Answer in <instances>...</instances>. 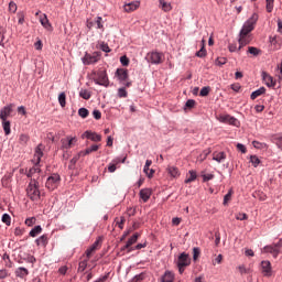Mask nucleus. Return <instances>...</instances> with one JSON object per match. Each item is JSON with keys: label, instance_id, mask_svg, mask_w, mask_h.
<instances>
[{"label": "nucleus", "instance_id": "obj_1", "mask_svg": "<svg viewBox=\"0 0 282 282\" xmlns=\"http://www.w3.org/2000/svg\"><path fill=\"white\" fill-rule=\"evenodd\" d=\"M95 85H99L100 87H109V76L107 75V69L104 67L98 70H93L90 74Z\"/></svg>", "mask_w": 282, "mask_h": 282}, {"label": "nucleus", "instance_id": "obj_2", "mask_svg": "<svg viewBox=\"0 0 282 282\" xmlns=\"http://www.w3.org/2000/svg\"><path fill=\"white\" fill-rule=\"evenodd\" d=\"M259 21V14L252 13V15L243 23L239 36H248L252 30H254V25Z\"/></svg>", "mask_w": 282, "mask_h": 282}, {"label": "nucleus", "instance_id": "obj_3", "mask_svg": "<svg viewBox=\"0 0 282 282\" xmlns=\"http://www.w3.org/2000/svg\"><path fill=\"white\" fill-rule=\"evenodd\" d=\"M26 195L31 202H39L41 199V191L39 189V183L36 180H31L26 187Z\"/></svg>", "mask_w": 282, "mask_h": 282}, {"label": "nucleus", "instance_id": "obj_4", "mask_svg": "<svg viewBox=\"0 0 282 282\" xmlns=\"http://www.w3.org/2000/svg\"><path fill=\"white\" fill-rule=\"evenodd\" d=\"M102 53L100 51H95L93 53L86 52L82 57V62L84 65H96L98 61H100Z\"/></svg>", "mask_w": 282, "mask_h": 282}, {"label": "nucleus", "instance_id": "obj_5", "mask_svg": "<svg viewBox=\"0 0 282 282\" xmlns=\"http://www.w3.org/2000/svg\"><path fill=\"white\" fill-rule=\"evenodd\" d=\"M218 122H221L223 124H230L231 127H240L241 122H239V119L225 113V115H219L217 117Z\"/></svg>", "mask_w": 282, "mask_h": 282}, {"label": "nucleus", "instance_id": "obj_6", "mask_svg": "<svg viewBox=\"0 0 282 282\" xmlns=\"http://www.w3.org/2000/svg\"><path fill=\"white\" fill-rule=\"evenodd\" d=\"M59 183L61 175H58V173H53L51 176L47 177L45 186L48 191H55V188H58Z\"/></svg>", "mask_w": 282, "mask_h": 282}, {"label": "nucleus", "instance_id": "obj_7", "mask_svg": "<svg viewBox=\"0 0 282 282\" xmlns=\"http://www.w3.org/2000/svg\"><path fill=\"white\" fill-rule=\"evenodd\" d=\"M162 53L152 51L145 55V61L151 65H160L162 63Z\"/></svg>", "mask_w": 282, "mask_h": 282}, {"label": "nucleus", "instance_id": "obj_8", "mask_svg": "<svg viewBox=\"0 0 282 282\" xmlns=\"http://www.w3.org/2000/svg\"><path fill=\"white\" fill-rule=\"evenodd\" d=\"M45 145H43V143L37 144V147L35 148L34 151V162H35V166H39V164H41V159L43 158Z\"/></svg>", "mask_w": 282, "mask_h": 282}, {"label": "nucleus", "instance_id": "obj_9", "mask_svg": "<svg viewBox=\"0 0 282 282\" xmlns=\"http://www.w3.org/2000/svg\"><path fill=\"white\" fill-rule=\"evenodd\" d=\"M176 265L188 268V265H191V258L188 253L182 252L177 258Z\"/></svg>", "mask_w": 282, "mask_h": 282}, {"label": "nucleus", "instance_id": "obj_10", "mask_svg": "<svg viewBox=\"0 0 282 282\" xmlns=\"http://www.w3.org/2000/svg\"><path fill=\"white\" fill-rule=\"evenodd\" d=\"M116 77L119 83L124 84L126 80H129V70L127 68H118L116 70Z\"/></svg>", "mask_w": 282, "mask_h": 282}, {"label": "nucleus", "instance_id": "obj_11", "mask_svg": "<svg viewBox=\"0 0 282 282\" xmlns=\"http://www.w3.org/2000/svg\"><path fill=\"white\" fill-rule=\"evenodd\" d=\"M262 80L265 83L267 87H275L276 82H274V78L268 74V72L263 70L261 73Z\"/></svg>", "mask_w": 282, "mask_h": 282}, {"label": "nucleus", "instance_id": "obj_12", "mask_svg": "<svg viewBox=\"0 0 282 282\" xmlns=\"http://www.w3.org/2000/svg\"><path fill=\"white\" fill-rule=\"evenodd\" d=\"M261 268L263 276H272V263H270V261L263 260L261 262Z\"/></svg>", "mask_w": 282, "mask_h": 282}, {"label": "nucleus", "instance_id": "obj_13", "mask_svg": "<svg viewBox=\"0 0 282 282\" xmlns=\"http://www.w3.org/2000/svg\"><path fill=\"white\" fill-rule=\"evenodd\" d=\"M124 162H127V156L121 158H116L115 160H112V162L108 165V172L109 173H116V165L117 164H124Z\"/></svg>", "mask_w": 282, "mask_h": 282}, {"label": "nucleus", "instance_id": "obj_14", "mask_svg": "<svg viewBox=\"0 0 282 282\" xmlns=\"http://www.w3.org/2000/svg\"><path fill=\"white\" fill-rule=\"evenodd\" d=\"M139 237H140V234L135 232L131 238H129L128 241L126 242V245L123 247H121V252H124V250H127V252H129V249H131L133 243H135L138 241Z\"/></svg>", "mask_w": 282, "mask_h": 282}, {"label": "nucleus", "instance_id": "obj_15", "mask_svg": "<svg viewBox=\"0 0 282 282\" xmlns=\"http://www.w3.org/2000/svg\"><path fill=\"white\" fill-rule=\"evenodd\" d=\"M10 113H12V104L4 106L1 110H0V120L1 121H6L8 120V117L10 116Z\"/></svg>", "mask_w": 282, "mask_h": 282}, {"label": "nucleus", "instance_id": "obj_16", "mask_svg": "<svg viewBox=\"0 0 282 282\" xmlns=\"http://www.w3.org/2000/svg\"><path fill=\"white\" fill-rule=\"evenodd\" d=\"M138 8H140V1H138V0L131 1V2H126L123 4V10L126 12H133L134 10H138Z\"/></svg>", "mask_w": 282, "mask_h": 282}, {"label": "nucleus", "instance_id": "obj_17", "mask_svg": "<svg viewBox=\"0 0 282 282\" xmlns=\"http://www.w3.org/2000/svg\"><path fill=\"white\" fill-rule=\"evenodd\" d=\"M84 135L87 140H91V142H100L102 137L96 132H91L89 130L84 132Z\"/></svg>", "mask_w": 282, "mask_h": 282}, {"label": "nucleus", "instance_id": "obj_18", "mask_svg": "<svg viewBox=\"0 0 282 282\" xmlns=\"http://www.w3.org/2000/svg\"><path fill=\"white\" fill-rule=\"evenodd\" d=\"M151 164H153V161L147 160L145 165L143 166V173H145V175L149 180L153 178V175H155V170L151 169L149 172Z\"/></svg>", "mask_w": 282, "mask_h": 282}, {"label": "nucleus", "instance_id": "obj_19", "mask_svg": "<svg viewBox=\"0 0 282 282\" xmlns=\"http://www.w3.org/2000/svg\"><path fill=\"white\" fill-rule=\"evenodd\" d=\"M152 191L151 188H142L139 193L140 199H142V202H144V204H147V202H149V199H151V195H152Z\"/></svg>", "mask_w": 282, "mask_h": 282}, {"label": "nucleus", "instance_id": "obj_20", "mask_svg": "<svg viewBox=\"0 0 282 282\" xmlns=\"http://www.w3.org/2000/svg\"><path fill=\"white\" fill-rule=\"evenodd\" d=\"M263 252L272 254L273 259H276L279 257V250L274 247V243L264 246Z\"/></svg>", "mask_w": 282, "mask_h": 282}, {"label": "nucleus", "instance_id": "obj_21", "mask_svg": "<svg viewBox=\"0 0 282 282\" xmlns=\"http://www.w3.org/2000/svg\"><path fill=\"white\" fill-rule=\"evenodd\" d=\"M29 274L30 271L24 267L15 269V276H18V279H25Z\"/></svg>", "mask_w": 282, "mask_h": 282}, {"label": "nucleus", "instance_id": "obj_22", "mask_svg": "<svg viewBox=\"0 0 282 282\" xmlns=\"http://www.w3.org/2000/svg\"><path fill=\"white\" fill-rule=\"evenodd\" d=\"M265 91H267L265 87L261 86L260 88L251 93L250 95L251 100H257L259 96L265 95Z\"/></svg>", "mask_w": 282, "mask_h": 282}, {"label": "nucleus", "instance_id": "obj_23", "mask_svg": "<svg viewBox=\"0 0 282 282\" xmlns=\"http://www.w3.org/2000/svg\"><path fill=\"white\" fill-rule=\"evenodd\" d=\"M76 138L67 137L66 139H62V147L64 149H72L74 147V141Z\"/></svg>", "mask_w": 282, "mask_h": 282}, {"label": "nucleus", "instance_id": "obj_24", "mask_svg": "<svg viewBox=\"0 0 282 282\" xmlns=\"http://www.w3.org/2000/svg\"><path fill=\"white\" fill-rule=\"evenodd\" d=\"M213 160L218 162V164H221V162L226 160V152H214Z\"/></svg>", "mask_w": 282, "mask_h": 282}, {"label": "nucleus", "instance_id": "obj_25", "mask_svg": "<svg viewBox=\"0 0 282 282\" xmlns=\"http://www.w3.org/2000/svg\"><path fill=\"white\" fill-rule=\"evenodd\" d=\"M40 22L45 30L52 32V23H50V20L47 19L46 14H44V17L40 19Z\"/></svg>", "mask_w": 282, "mask_h": 282}, {"label": "nucleus", "instance_id": "obj_26", "mask_svg": "<svg viewBox=\"0 0 282 282\" xmlns=\"http://www.w3.org/2000/svg\"><path fill=\"white\" fill-rule=\"evenodd\" d=\"M35 243L36 246H42L43 248H46L48 243L47 235H42L41 237L35 239Z\"/></svg>", "mask_w": 282, "mask_h": 282}, {"label": "nucleus", "instance_id": "obj_27", "mask_svg": "<svg viewBox=\"0 0 282 282\" xmlns=\"http://www.w3.org/2000/svg\"><path fill=\"white\" fill-rule=\"evenodd\" d=\"M175 280V274L171 271H165V273L161 276L162 282H173Z\"/></svg>", "mask_w": 282, "mask_h": 282}, {"label": "nucleus", "instance_id": "obj_28", "mask_svg": "<svg viewBox=\"0 0 282 282\" xmlns=\"http://www.w3.org/2000/svg\"><path fill=\"white\" fill-rule=\"evenodd\" d=\"M159 7L163 12H171V10H173V7H171V3L166 2V0H159Z\"/></svg>", "mask_w": 282, "mask_h": 282}, {"label": "nucleus", "instance_id": "obj_29", "mask_svg": "<svg viewBox=\"0 0 282 282\" xmlns=\"http://www.w3.org/2000/svg\"><path fill=\"white\" fill-rule=\"evenodd\" d=\"M100 243V240H96L87 250H86V257L87 259L91 258V253L95 252V250L98 249V245Z\"/></svg>", "mask_w": 282, "mask_h": 282}, {"label": "nucleus", "instance_id": "obj_30", "mask_svg": "<svg viewBox=\"0 0 282 282\" xmlns=\"http://www.w3.org/2000/svg\"><path fill=\"white\" fill-rule=\"evenodd\" d=\"M99 149H100V145L98 144L90 145L85 151H82L83 158H85V155H89V153H96V151H98Z\"/></svg>", "mask_w": 282, "mask_h": 282}, {"label": "nucleus", "instance_id": "obj_31", "mask_svg": "<svg viewBox=\"0 0 282 282\" xmlns=\"http://www.w3.org/2000/svg\"><path fill=\"white\" fill-rule=\"evenodd\" d=\"M25 263H31L32 268H34V264L36 262V258L30 253L24 254V257L21 258Z\"/></svg>", "mask_w": 282, "mask_h": 282}, {"label": "nucleus", "instance_id": "obj_32", "mask_svg": "<svg viewBox=\"0 0 282 282\" xmlns=\"http://www.w3.org/2000/svg\"><path fill=\"white\" fill-rule=\"evenodd\" d=\"M41 232H43V227H41V225H37L31 229L29 235H30V237H39V235H41Z\"/></svg>", "mask_w": 282, "mask_h": 282}, {"label": "nucleus", "instance_id": "obj_33", "mask_svg": "<svg viewBox=\"0 0 282 282\" xmlns=\"http://www.w3.org/2000/svg\"><path fill=\"white\" fill-rule=\"evenodd\" d=\"M95 25H97V30H100L101 32L105 31V21H102V17L95 18Z\"/></svg>", "mask_w": 282, "mask_h": 282}, {"label": "nucleus", "instance_id": "obj_34", "mask_svg": "<svg viewBox=\"0 0 282 282\" xmlns=\"http://www.w3.org/2000/svg\"><path fill=\"white\" fill-rule=\"evenodd\" d=\"M79 97L83 98L84 100H89V98H91V91H89L85 88H82L79 90Z\"/></svg>", "mask_w": 282, "mask_h": 282}, {"label": "nucleus", "instance_id": "obj_35", "mask_svg": "<svg viewBox=\"0 0 282 282\" xmlns=\"http://www.w3.org/2000/svg\"><path fill=\"white\" fill-rule=\"evenodd\" d=\"M2 128H3V131H4V135H10V133H12L9 120L2 121Z\"/></svg>", "mask_w": 282, "mask_h": 282}, {"label": "nucleus", "instance_id": "obj_36", "mask_svg": "<svg viewBox=\"0 0 282 282\" xmlns=\"http://www.w3.org/2000/svg\"><path fill=\"white\" fill-rule=\"evenodd\" d=\"M189 177L185 180V184H191V182H195L197 180V172L194 170H191L189 172Z\"/></svg>", "mask_w": 282, "mask_h": 282}, {"label": "nucleus", "instance_id": "obj_37", "mask_svg": "<svg viewBox=\"0 0 282 282\" xmlns=\"http://www.w3.org/2000/svg\"><path fill=\"white\" fill-rule=\"evenodd\" d=\"M144 279H147V273L141 272V273L134 275V276L131 279L130 282H142V281H144Z\"/></svg>", "mask_w": 282, "mask_h": 282}, {"label": "nucleus", "instance_id": "obj_38", "mask_svg": "<svg viewBox=\"0 0 282 282\" xmlns=\"http://www.w3.org/2000/svg\"><path fill=\"white\" fill-rule=\"evenodd\" d=\"M250 163L252 164V166L254 169H257V166H259L261 164V159H259V156L257 155H250Z\"/></svg>", "mask_w": 282, "mask_h": 282}, {"label": "nucleus", "instance_id": "obj_39", "mask_svg": "<svg viewBox=\"0 0 282 282\" xmlns=\"http://www.w3.org/2000/svg\"><path fill=\"white\" fill-rule=\"evenodd\" d=\"M35 173H41V169L39 167V165L31 167L26 173V177H32L33 175H35Z\"/></svg>", "mask_w": 282, "mask_h": 282}, {"label": "nucleus", "instance_id": "obj_40", "mask_svg": "<svg viewBox=\"0 0 282 282\" xmlns=\"http://www.w3.org/2000/svg\"><path fill=\"white\" fill-rule=\"evenodd\" d=\"M2 224H6V226H11L12 224V217H10V214H3L1 218Z\"/></svg>", "mask_w": 282, "mask_h": 282}, {"label": "nucleus", "instance_id": "obj_41", "mask_svg": "<svg viewBox=\"0 0 282 282\" xmlns=\"http://www.w3.org/2000/svg\"><path fill=\"white\" fill-rule=\"evenodd\" d=\"M58 102L61 107H65V105H67V95H65V93H61L58 95Z\"/></svg>", "mask_w": 282, "mask_h": 282}, {"label": "nucleus", "instance_id": "obj_42", "mask_svg": "<svg viewBox=\"0 0 282 282\" xmlns=\"http://www.w3.org/2000/svg\"><path fill=\"white\" fill-rule=\"evenodd\" d=\"M169 173L172 177H180V169H177L175 166H170Z\"/></svg>", "mask_w": 282, "mask_h": 282}, {"label": "nucleus", "instance_id": "obj_43", "mask_svg": "<svg viewBox=\"0 0 282 282\" xmlns=\"http://www.w3.org/2000/svg\"><path fill=\"white\" fill-rule=\"evenodd\" d=\"M202 43H203V46L198 52H196V56L198 58H206L207 52H206V47L204 46V40L202 41Z\"/></svg>", "mask_w": 282, "mask_h": 282}, {"label": "nucleus", "instance_id": "obj_44", "mask_svg": "<svg viewBox=\"0 0 282 282\" xmlns=\"http://www.w3.org/2000/svg\"><path fill=\"white\" fill-rule=\"evenodd\" d=\"M248 54H251L252 56H259V54H261V50H259L254 46H249Z\"/></svg>", "mask_w": 282, "mask_h": 282}, {"label": "nucleus", "instance_id": "obj_45", "mask_svg": "<svg viewBox=\"0 0 282 282\" xmlns=\"http://www.w3.org/2000/svg\"><path fill=\"white\" fill-rule=\"evenodd\" d=\"M78 116L83 119L87 118L89 116V110L87 108H79L78 109Z\"/></svg>", "mask_w": 282, "mask_h": 282}, {"label": "nucleus", "instance_id": "obj_46", "mask_svg": "<svg viewBox=\"0 0 282 282\" xmlns=\"http://www.w3.org/2000/svg\"><path fill=\"white\" fill-rule=\"evenodd\" d=\"M117 96L118 98H127V96H129V93H127L126 87H122L118 89Z\"/></svg>", "mask_w": 282, "mask_h": 282}, {"label": "nucleus", "instance_id": "obj_47", "mask_svg": "<svg viewBox=\"0 0 282 282\" xmlns=\"http://www.w3.org/2000/svg\"><path fill=\"white\" fill-rule=\"evenodd\" d=\"M209 94H210V86H204L199 91V96H202L203 98H206V96H208Z\"/></svg>", "mask_w": 282, "mask_h": 282}, {"label": "nucleus", "instance_id": "obj_48", "mask_svg": "<svg viewBox=\"0 0 282 282\" xmlns=\"http://www.w3.org/2000/svg\"><path fill=\"white\" fill-rule=\"evenodd\" d=\"M199 254H202V249H199V247H194L193 248V260L197 261V259H199Z\"/></svg>", "mask_w": 282, "mask_h": 282}, {"label": "nucleus", "instance_id": "obj_49", "mask_svg": "<svg viewBox=\"0 0 282 282\" xmlns=\"http://www.w3.org/2000/svg\"><path fill=\"white\" fill-rule=\"evenodd\" d=\"M124 221H127L124 216H121L120 219L116 218V224H117L118 228H120V230H122L124 228Z\"/></svg>", "mask_w": 282, "mask_h": 282}, {"label": "nucleus", "instance_id": "obj_50", "mask_svg": "<svg viewBox=\"0 0 282 282\" xmlns=\"http://www.w3.org/2000/svg\"><path fill=\"white\" fill-rule=\"evenodd\" d=\"M99 50H101V52H105L106 54H109V52H111V48L109 47V44L101 42L99 45Z\"/></svg>", "mask_w": 282, "mask_h": 282}, {"label": "nucleus", "instance_id": "obj_51", "mask_svg": "<svg viewBox=\"0 0 282 282\" xmlns=\"http://www.w3.org/2000/svg\"><path fill=\"white\" fill-rule=\"evenodd\" d=\"M238 43H239L238 51H240L241 47L248 45L250 42L246 41V36H240L239 40H238Z\"/></svg>", "mask_w": 282, "mask_h": 282}, {"label": "nucleus", "instance_id": "obj_52", "mask_svg": "<svg viewBox=\"0 0 282 282\" xmlns=\"http://www.w3.org/2000/svg\"><path fill=\"white\" fill-rule=\"evenodd\" d=\"M254 149H268V143H261L259 141H252Z\"/></svg>", "mask_w": 282, "mask_h": 282}, {"label": "nucleus", "instance_id": "obj_53", "mask_svg": "<svg viewBox=\"0 0 282 282\" xmlns=\"http://www.w3.org/2000/svg\"><path fill=\"white\" fill-rule=\"evenodd\" d=\"M80 155H83V151L79 152L78 154H76V155L70 160V165L68 166V169H72V166H75L76 162H78V160H80Z\"/></svg>", "mask_w": 282, "mask_h": 282}, {"label": "nucleus", "instance_id": "obj_54", "mask_svg": "<svg viewBox=\"0 0 282 282\" xmlns=\"http://www.w3.org/2000/svg\"><path fill=\"white\" fill-rule=\"evenodd\" d=\"M228 63V59L226 57H217L215 61V64L218 65V67H221V65H226Z\"/></svg>", "mask_w": 282, "mask_h": 282}, {"label": "nucleus", "instance_id": "obj_55", "mask_svg": "<svg viewBox=\"0 0 282 282\" xmlns=\"http://www.w3.org/2000/svg\"><path fill=\"white\" fill-rule=\"evenodd\" d=\"M142 248H147V242L138 243L137 246L131 247L130 249H128V252H133V250H142Z\"/></svg>", "mask_w": 282, "mask_h": 282}, {"label": "nucleus", "instance_id": "obj_56", "mask_svg": "<svg viewBox=\"0 0 282 282\" xmlns=\"http://www.w3.org/2000/svg\"><path fill=\"white\" fill-rule=\"evenodd\" d=\"M230 199H232V189H229L228 193L224 196V206H226Z\"/></svg>", "mask_w": 282, "mask_h": 282}, {"label": "nucleus", "instance_id": "obj_57", "mask_svg": "<svg viewBox=\"0 0 282 282\" xmlns=\"http://www.w3.org/2000/svg\"><path fill=\"white\" fill-rule=\"evenodd\" d=\"M195 99H188L186 102H185V106H184V109H193L195 107Z\"/></svg>", "mask_w": 282, "mask_h": 282}, {"label": "nucleus", "instance_id": "obj_58", "mask_svg": "<svg viewBox=\"0 0 282 282\" xmlns=\"http://www.w3.org/2000/svg\"><path fill=\"white\" fill-rule=\"evenodd\" d=\"M10 276V273H8V270L0 269V280L3 281V279H8Z\"/></svg>", "mask_w": 282, "mask_h": 282}, {"label": "nucleus", "instance_id": "obj_59", "mask_svg": "<svg viewBox=\"0 0 282 282\" xmlns=\"http://www.w3.org/2000/svg\"><path fill=\"white\" fill-rule=\"evenodd\" d=\"M85 270H87V260L80 261L78 267L79 272H85Z\"/></svg>", "mask_w": 282, "mask_h": 282}, {"label": "nucleus", "instance_id": "obj_60", "mask_svg": "<svg viewBox=\"0 0 282 282\" xmlns=\"http://www.w3.org/2000/svg\"><path fill=\"white\" fill-rule=\"evenodd\" d=\"M238 270L240 272V274H250V269H247L246 265H239Z\"/></svg>", "mask_w": 282, "mask_h": 282}, {"label": "nucleus", "instance_id": "obj_61", "mask_svg": "<svg viewBox=\"0 0 282 282\" xmlns=\"http://www.w3.org/2000/svg\"><path fill=\"white\" fill-rule=\"evenodd\" d=\"M273 246H274L275 250H278V254H281V250H282V238H281L278 242L273 243Z\"/></svg>", "mask_w": 282, "mask_h": 282}, {"label": "nucleus", "instance_id": "obj_62", "mask_svg": "<svg viewBox=\"0 0 282 282\" xmlns=\"http://www.w3.org/2000/svg\"><path fill=\"white\" fill-rule=\"evenodd\" d=\"M120 63L123 67H127L129 65V57H127V55L121 56Z\"/></svg>", "mask_w": 282, "mask_h": 282}, {"label": "nucleus", "instance_id": "obj_63", "mask_svg": "<svg viewBox=\"0 0 282 282\" xmlns=\"http://www.w3.org/2000/svg\"><path fill=\"white\" fill-rule=\"evenodd\" d=\"M93 116H94L95 120H100V118H102V112H100V110H98V109H95L93 111Z\"/></svg>", "mask_w": 282, "mask_h": 282}, {"label": "nucleus", "instance_id": "obj_64", "mask_svg": "<svg viewBox=\"0 0 282 282\" xmlns=\"http://www.w3.org/2000/svg\"><path fill=\"white\" fill-rule=\"evenodd\" d=\"M236 219L238 221H246V219H248V214H237Z\"/></svg>", "mask_w": 282, "mask_h": 282}]
</instances>
